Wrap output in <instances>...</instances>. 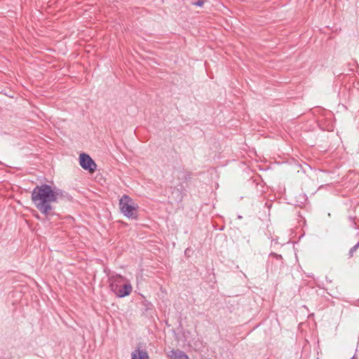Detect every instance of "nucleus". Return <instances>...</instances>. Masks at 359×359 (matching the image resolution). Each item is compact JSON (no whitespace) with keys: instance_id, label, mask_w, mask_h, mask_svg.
Segmentation results:
<instances>
[{"instance_id":"nucleus-1","label":"nucleus","mask_w":359,"mask_h":359,"mask_svg":"<svg viewBox=\"0 0 359 359\" xmlns=\"http://www.w3.org/2000/svg\"><path fill=\"white\" fill-rule=\"evenodd\" d=\"M31 199L36 209L46 217L53 216V203L60 201H72V196L62 189L55 186H50L47 184L36 185L32 190Z\"/></svg>"},{"instance_id":"nucleus-2","label":"nucleus","mask_w":359,"mask_h":359,"mask_svg":"<svg viewBox=\"0 0 359 359\" xmlns=\"http://www.w3.org/2000/svg\"><path fill=\"white\" fill-rule=\"evenodd\" d=\"M119 208L124 216L129 219H136L138 217L137 206L134 201L128 195L124 194L119 200Z\"/></svg>"},{"instance_id":"nucleus-3","label":"nucleus","mask_w":359,"mask_h":359,"mask_svg":"<svg viewBox=\"0 0 359 359\" xmlns=\"http://www.w3.org/2000/svg\"><path fill=\"white\" fill-rule=\"evenodd\" d=\"M79 163L83 169L93 172L95 171L97 165L92 158L87 154L82 153L79 156Z\"/></svg>"},{"instance_id":"nucleus-4","label":"nucleus","mask_w":359,"mask_h":359,"mask_svg":"<svg viewBox=\"0 0 359 359\" xmlns=\"http://www.w3.org/2000/svg\"><path fill=\"white\" fill-rule=\"evenodd\" d=\"M124 280V278L121 275L113 276L109 278V288L117 297V292L120 287L119 284Z\"/></svg>"},{"instance_id":"nucleus-5","label":"nucleus","mask_w":359,"mask_h":359,"mask_svg":"<svg viewBox=\"0 0 359 359\" xmlns=\"http://www.w3.org/2000/svg\"><path fill=\"white\" fill-rule=\"evenodd\" d=\"M131 359H149V356L146 350L137 348L132 352Z\"/></svg>"},{"instance_id":"nucleus-6","label":"nucleus","mask_w":359,"mask_h":359,"mask_svg":"<svg viewBox=\"0 0 359 359\" xmlns=\"http://www.w3.org/2000/svg\"><path fill=\"white\" fill-rule=\"evenodd\" d=\"M133 290V287L130 283H126L123 286H120L118 292H117V297L123 298L130 294Z\"/></svg>"},{"instance_id":"nucleus-7","label":"nucleus","mask_w":359,"mask_h":359,"mask_svg":"<svg viewBox=\"0 0 359 359\" xmlns=\"http://www.w3.org/2000/svg\"><path fill=\"white\" fill-rule=\"evenodd\" d=\"M169 355L172 359H189L187 354L180 350L170 351Z\"/></svg>"},{"instance_id":"nucleus-8","label":"nucleus","mask_w":359,"mask_h":359,"mask_svg":"<svg viewBox=\"0 0 359 359\" xmlns=\"http://www.w3.org/2000/svg\"><path fill=\"white\" fill-rule=\"evenodd\" d=\"M172 196H175V198L177 201H181L183 198L182 192L177 188H174L172 192Z\"/></svg>"},{"instance_id":"nucleus-9","label":"nucleus","mask_w":359,"mask_h":359,"mask_svg":"<svg viewBox=\"0 0 359 359\" xmlns=\"http://www.w3.org/2000/svg\"><path fill=\"white\" fill-rule=\"evenodd\" d=\"M359 248V241L352 247L348 252V258H351L353 257L354 252Z\"/></svg>"},{"instance_id":"nucleus-10","label":"nucleus","mask_w":359,"mask_h":359,"mask_svg":"<svg viewBox=\"0 0 359 359\" xmlns=\"http://www.w3.org/2000/svg\"><path fill=\"white\" fill-rule=\"evenodd\" d=\"M204 4V1L203 0H198L197 1L193 3L194 5L196 6H202Z\"/></svg>"},{"instance_id":"nucleus-11","label":"nucleus","mask_w":359,"mask_h":359,"mask_svg":"<svg viewBox=\"0 0 359 359\" xmlns=\"http://www.w3.org/2000/svg\"><path fill=\"white\" fill-rule=\"evenodd\" d=\"M270 256H273V257H275L277 259H283L282 255H278V254H276L275 252H271L270 254Z\"/></svg>"},{"instance_id":"nucleus-12","label":"nucleus","mask_w":359,"mask_h":359,"mask_svg":"<svg viewBox=\"0 0 359 359\" xmlns=\"http://www.w3.org/2000/svg\"><path fill=\"white\" fill-rule=\"evenodd\" d=\"M348 219H349V220H350V222L352 223L353 226H355L356 224H355V219H354V217H348Z\"/></svg>"},{"instance_id":"nucleus-13","label":"nucleus","mask_w":359,"mask_h":359,"mask_svg":"<svg viewBox=\"0 0 359 359\" xmlns=\"http://www.w3.org/2000/svg\"><path fill=\"white\" fill-rule=\"evenodd\" d=\"M191 173H190V172H187V173L185 175V176H184L185 180H187L190 179V178H191Z\"/></svg>"},{"instance_id":"nucleus-14","label":"nucleus","mask_w":359,"mask_h":359,"mask_svg":"<svg viewBox=\"0 0 359 359\" xmlns=\"http://www.w3.org/2000/svg\"><path fill=\"white\" fill-rule=\"evenodd\" d=\"M351 359H354V356Z\"/></svg>"}]
</instances>
